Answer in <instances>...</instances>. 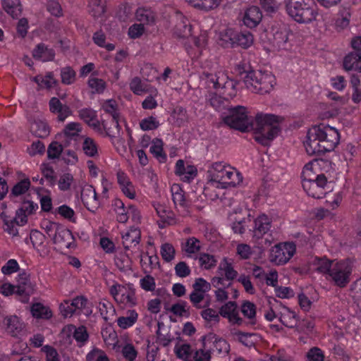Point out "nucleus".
Instances as JSON below:
<instances>
[{
    "label": "nucleus",
    "instance_id": "58",
    "mask_svg": "<svg viewBox=\"0 0 361 361\" xmlns=\"http://www.w3.org/2000/svg\"><path fill=\"white\" fill-rule=\"evenodd\" d=\"M78 116L88 125L91 121L96 120L97 115L96 111L92 109L84 108L78 111Z\"/></svg>",
    "mask_w": 361,
    "mask_h": 361
},
{
    "label": "nucleus",
    "instance_id": "48",
    "mask_svg": "<svg viewBox=\"0 0 361 361\" xmlns=\"http://www.w3.org/2000/svg\"><path fill=\"white\" fill-rule=\"evenodd\" d=\"M208 343H212L215 350L219 354L227 355L230 350L229 343L222 338H218L215 334L212 341H207Z\"/></svg>",
    "mask_w": 361,
    "mask_h": 361
},
{
    "label": "nucleus",
    "instance_id": "24",
    "mask_svg": "<svg viewBox=\"0 0 361 361\" xmlns=\"http://www.w3.org/2000/svg\"><path fill=\"white\" fill-rule=\"evenodd\" d=\"M135 18L140 23L145 26L154 25L156 22V14L149 8H138L135 12Z\"/></svg>",
    "mask_w": 361,
    "mask_h": 361
},
{
    "label": "nucleus",
    "instance_id": "46",
    "mask_svg": "<svg viewBox=\"0 0 361 361\" xmlns=\"http://www.w3.org/2000/svg\"><path fill=\"white\" fill-rule=\"evenodd\" d=\"M336 262L333 260H329L326 257L316 258L315 264L317 266V271L324 274H328L330 273L331 268L334 266Z\"/></svg>",
    "mask_w": 361,
    "mask_h": 361
},
{
    "label": "nucleus",
    "instance_id": "54",
    "mask_svg": "<svg viewBox=\"0 0 361 361\" xmlns=\"http://www.w3.org/2000/svg\"><path fill=\"white\" fill-rule=\"evenodd\" d=\"M130 89L135 94L141 95L147 91V85L138 77L133 78L130 82Z\"/></svg>",
    "mask_w": 361,
    "mask_h": 361
},
{
    "label": "nucleus",
    "instance_id": "43",
    "mask_svg": "<svg viewBox=\"0 0 361 361\" xmlns=\"http://www.w3.org/2000/svg\"><path fill=\"white\" fill-rule=\"evenodd\" d=\"M207 100V102L217 111L225 109L226 103L228 102L226 99L214 92H209Z\"/></svg>",
    "mask_w": 361,
    "mask_h": 361
},
{
    "label": "nucleus",
    "instance_id": "9",
    "mask_svg": "<svg viewBox=\"0 0 361 361\" xmlns=\"http://www.w3.org/2000/svg\"><path fill=\"white\" fill-rule=\"evenodd\" d=\"M352 272L351 262L350 260H343L335 263L329 276L334 285L344 288L350 282V276Z\"/></svg>",
    "mask_w": 361,
    "mask_h": 361
},
{
    "label": "nucleus",
    "instance_id": "60",
    "mask_svg": "<svg viewBox=\"0 0 361 361\" xmlns=\"http://www.w3.org/2000/svg\"><path fill=\"white\" fill-rule=\"evenodd\" d=\"M63 146L58 142H52L47 149V157L49 159L59 158L63 152Z\"/></svg>",
    "mask_w": 361,
    "mask_h": 361
},
{
    "label": "nucleus",
    "instance_id": "31",
    "mask_svg": "<svg viewBox=\"0 0 361 361\" xmlns=\"http://www.w3.org/2000/svg\"><path fill=\"white\" fill-rule=\"evenodd\" d=\"M4 9L13 18H18L22 12L19 0H1Z\"/></svg>",
    "mask_w": 361,
    "mask_h": 361
},
{
    "label": "nucleus",
    "instance_id": "26",
    "mask_svg": "<svg viewBox=\"0 0 361 361\" xmlns=\"http://www.w3.org/2000/svg\"><path fill=\"white\" fill-rule=\"evenodd\" d=\"M52 240L55 244H60L70 248L74 241V238L70 230L60 228L59 231L54 233Z\"/></svg>",
    "mask_w": 361,
    "mask_h": 361
},
{
    "label": "nucleus",
    "instance_id": "3",
    "mask_svg": "<svg viewBox=\"0 0 361 361\" xmlns=\"http://www.w3.org/2000/svg\"><path fill=\"white\" fill-rule=\"evenodd\" d=\"M286 8L288 14L299 23H312L318 15L314 0H286Z\"/></svg>",
    "mask_w": 361,
    "mask_h": 361
},
{
    "label": "nucleus",
    "instance_id": "14",
    "mask_svg": "<svg viewBox=\"0 0 361 361\" xmlns=\"http://www.w3.org/2000/svg\"><path fill=\"white\" fill-rule=\"evenodd\" d=\"M81 200L86 209L95 213L99 209L100 202L95 189L91 185H85L82 187L80 195Z\"/></svg>",
    "mask_w": 361,
    "mask_h": 361
},
{
    "label": "nucleus",
    "instance_id": "22",
    "mask_svg": "<svg viewBox=\"0 0 361 361\" xmlns=\"http://www.w3.org/2000/svg\"><path fill=\"white\" fill-rule=\"evenodd\" d=\"M262 13L259 7L252 6L248 8L243 17V23L248 27H255L262 20Z\"/></svg>",
    "mask_w": 361,
    "mask_h": 361
},
{
    "label": "nucleus",
    "instance_id": "25",
    "mask_svg": "<svg viewBox=\"0 0 361 361\" xmlns=\"http://www.w3.org/2000/svg\"><path fill=\"white\" fill-rule=\"evenodd\" d=\"M32 56L42 61H51L54 59L55 51L44 43L38 44L32 51Z\"/></svg>",
    "mask_w": 361,
    "mask_h": 361
},
{
    "label": "nucleus",
    "instance_id": "59",
    "mask_svg": "<svg viewBox=\"0 0 361 361\" xmlns=\"http://www.w3.org/2000/svg\"><path fill=\"white\" fill-rule=\"evenodd\" d=\"M40 169L44 177L49 180L50 185L53 186L56 182L55 172L53 167L49 164L43 163Z\"/></svg>",
    "mask_w": 361,
    "mask_h": 361
},
{
    "label": "nucleus",
    "instance_id": "11",
    "mask_svg": "<svg viewBox=\"0 0 361 361\" xmlns=\"http://www.w3.org/2000/svg\"><path fill=\"white\" fill-rule=\"evenodd\" d=\"M17 299L23 303L28 302L30 295L35 290V285L30 281V275L25 271L20 272L17 277Z\"/></svg>",
    "mask_w": 361,
    "mask_h": 361
},
{
    "label": "nucleus",
    "instance_id": "32",
    "mask_svg": "<svg viewBox=\"0 0 361 361\" xmlns=\"http://www.w3.org/2000/svg\"><path fill=\"white\" fill-rule=\"evenodd\" d=\"M234 335L237 336L238 342L248 348L254 347L257 342L258 335L255 333H245L238 331Z\"/></svg>",
    "mask_w": 361,
    "mask_h": 361
},
{
    "label": "nucleus",
    "instance_id": "45",
    "mask_svg": "<svg viewBox=\"0 0 361 361\" xmlns=\"http://www.w3.org/2000/svg\"><path fill=\"white\" fill-rule=\"evenodd\" d=\"M70 304L75 309V311L77 310H82L83 313L86 315H90L92 313V310L87 307L88 301L84 296L75 297Z\"/></svg>",
    "mask_w": 361,
    "mask_h": 361
},
{
    "label": "nucleus",
    "instance_id": "62",
    "mask_svg": "<svg viewBox=\"0 0 361 361\" xmlns=\"http://www.w3.org/2000/svg\"><path fill=\"white\" fill-rule=\"evenodd\" d=\"M172 116L176 120L178 126L188 121L187 111L183 106H176L172 112Z\"/></svg>",
    "mask_w": 361,
    "mask_h": 361
},
{
    "label": "nucleus",
    "instance_id": "4",
    "mask_svg": "<svg viewBox=\"0 0 361 361\" xmlns=\"http://www.w3.org/2000/svg\"><path fill=\"white\" fill-rule=\"evenodd\" d=\"M207 173L211 182L235 187L243 181V176L239 172L231 169H227L223 162L212 164Z\"/></svg>",
    "mask_w": 361,
    "mask_h": 361
},
{
    "label": "nucleus",
    "instance_id": "28",
    "mask_svg": "<svg viewBox=\"0 0 361 361\" xmlns=\"http://www.w3.org/2000/svg\"><path fill=\"white\" fill-rule=\"evenodd\" d=\"M189 4L198 9L209 11L217 8L222 0H185Z\"/></svg>",
    "mask_w": 361,
    "mask_h": 361
},
{
    "label": "nucleus",
    "instance_id": "17",
    "mask_svg": "<svg viewBox=\"0 0 361 361\" xmlns=\"http://www.w3.org/2000/svg\"><path fill=\"white\" fill-rule=\"evenodd\" d=\"M259 77L262 80H257L254 87V93L264 94L269 93L276 85V78L271 73L260 71Z\"/></svg>",
    "mask_w": 361,
    "mask_h": 361
},
{
    "label": "nucleus",
    "instance_id": "52",
    "mask_svg": "<svg viewBox=\"0 0 361 361\" xmlns=\"http://www.w3.org/2000/svg\"><path fill=\"white\" fill-rule=\"evenodd\" d=\"M72 328L74 329L73 338L78 343H80L78 346L81 347L89 338L86 327L84 326H80L78 328H75L74 326H72Z\"/></svg>",
    "mask_w": 361,
    "mask_h": 361
},
{
    "label": "nucleus",
    "instance_id": "39",
    "mask_svg": "<svg viewBox=\"0 0 361 361\" xmlns=\"http://www.w3.org/2000/svg\"><path fill=\"white\" fill-rule=\"evenodd\" d=\"M128 313L129 314L128 316L120 317L117 319L118 326L123 329H126L132 326L137 322L138 318V314L134 310H128Z\"/></svg>",
    "mask_w": 361,
    "mask_h": 361
},
{
    "label": "nucleus",
    "instance_id": "47",
    "mask_svg": "<svg viewBox=\"0 0 361 361\" xmlns=\"http://www.w3.org/2000/svg\"><path fill=\"white\" fill-rule=\"evenodd\" d=\"M171 312L174 315L178 317H189V307H188L187 302L180 300L179 302L173 304L170 309H166Z\"/></svg>",
    "mask_w": 361,
    "mask_h": 361
},
{
    "label": "nucleus",
    "instance_id": "50",
    "mask_svg": "<svg viewBox=\"0 0 361 361\" xmlns=\"http://www.w3.org/2000/svg\"><path fill=\"white\" fill-rule=\"evenodd\" d=\"M318 177L319 174H315V173L312 170V163H307L303 167L301 173L302 187H304L305 183L315 180L316 178H318Z\"/></svg>",
    "mask_w": 361,
    "mask_h": 361
},
{
    "label": "nucleus",
    "instance_id": "40",
    "mask_svg": "<svg viewBox=\"0 0 361 361\" xmlns=\"http://www.w3.org/2000/svg\"><path fill=\"white\" fill-rule=\"evenodd\" d=\"M260 71H255L251 70L250 72L246 73V75L243 76V81L245 83L247 90L254 92V87L256 85V82L257 80H262V78L259 77Z\"/></svg>",
    "mask_w": 361,
    "mask_h": 361
},
{
    "label": "nucleus",
    "instance_id": "55",
    "mask_svg": "<svg viewBox=\"0 0 361 361\" xmlns=\"http://www.w3.org/2000/svg\"><path fill=\"white\" fill-rule=\"evenodd\" d=\"M61 82L66 85L73 83L75 79V72L70 66H66L61 70Z\"/></svg>",
    "mask_w": 361,
    "mask_h": 361
},
{
    "label": "nucleus",
    "instance_id": "38",
    "mask_svg": "<svg viewBox=\"0 0 361 361\" xmlns=\"http://www.w3.org/2000/svg\"><path fill=\"white\" fill-rule=\"evenodd\" d=\"M122 238L123 243L131 244L133 246H136L140 241V230L137 228L131 227L128 231L122 235Z\"/></svg>",
    "mask_w": 361,
    "mask_h": 361
},
{
    "label": "nucleus",
    "instance_id": "21",
    "mask_svg": "<svg viewBox=\"0 0 361 361\" xmlns=\"http://www.w3.org/2000/svg\"><path fill=\"white\" fill-rule=\"evenodd\" d=\"M171 191L176 208L179 207L183 212H188L190 204L186 200L185 192L180 186L178 184H173L171 188Z\"/></svg>",
    "mask_w": 361,
    "mask_h": 361
},
{
    "label": "nucleus",
    "instance_id": "56",
    "mask_svg": "<svg viewBox=\"0 0 361 361\" xmlns=\"http://www.w3.org/2000/svg\"><path fill=\"white\" fill-rule=\"evenodd\" d=\"M160 252L163 259L169 262L174 259L176 250L171 244L164 243L161 247Z\"/></svg>",
    "mask_w": 361,
    "mask_h": 361
},
{
    "label": "nucleus",
    "instance_id": "57",
    "mask_svg": "<svg viewBox=\"0 0 361 361\" xmlns=\"http://www.w3.org/2000/svg\"><path fill=\"white\" fill-rule=\"evenodd\" d=\"M159 126V122L152 116L141 120L140 127L142 130H155Z\"/></svg>",
    "mask_w": 361,
    "mask_h": 361
},
{
    "label": "nucleus",
    "instance_id": "51",
    "mask_svg": "<svg viewBox=\"0 0 361 361\" xmlns=\"http://www.w3.org/2000/svg\"><path fill=\"white\" fill-rule=\"evenodd\" d=\"M224 271L225 277L227 280H233L238 275V272L233 269L232 264L228 262L226 257L224 258L219 267V271Z\"/></svg>",
    "mask_w": 361,
    "mask_h": 361
},
{
    "label": "nucleus",
    "instance_id": "61",
    "mask_svg": "<svg viewBox=\"0 0 361 361\" xmlns=\"http://www.w3.org/2000/svg\"><path fill=\"white\" fill-rule=\"evenodd\" d=\"M73 180V176L71 173H66L61 175L58 182L59 190L61 191L68 190L71 188Z\"/></svg>",
    "mask_w": 361,
    "mask_h": 361
},
{
    "label": "nucleus",
    "instance_id": "33",
    "mask_svg": "<svg viewBox=\"0 0 361 361\" xmlns=\"http://www.w3.org/2000/svg\"><path fill=\"white\" fill-rule=\"evenodd\" d=\"M90 13L95 18L103 16L106 12V0H90Z\"/></svg>",
    "mask_w": 361,
    "mask_h": 361
},
{
    "label": "nucleus",
    "instance_id": "19",
    "mask_svg": "<svg viewBox=\"0 0 361 361\" xmlns=\"http://www.w3.org/2000/svg\"><path fill=\"white\" fill-rule=\"evenodd\" d=\"M215 336V334L209 333L207 335L202 336V348L196 350L194 355V360L195 361H210L211 360V349L208 347L207 341H212Z\"/></svg>",
    "mask_w": 361,
    "mask_h": 361
},
{
    "label": "nucleus",
    "instance_id": "34",
    "mask_svg": "<svg viewBox=\"0 0 361 361\" xmlns=\"http://www.w3.org/2000/svg\"><path fill=\"white\" fill-rule=\"evenodd\" d=\"M30 180L28 178L18 181L14 185L11 190V193L9 195L10 199L12 200L13 197L25 194L30 188Z\"/></svg>",
    "mask_w": 361,
    "mask_h": 361
},
{
    "label": "nucleus",
    "instance_id": "63",
    "mask_svg": "<svg viewBox=\"0 0 361 361\" xmlns=\"http://www.w3.org/2000/svg\"><path fill=\"white\" fill-rule=\"evenodd\" d=\"M98 308L101 315L105 321L109 320L108 314L109 313L114 315L116 312L114 306L109 301L99 302Z\"/></svg>",
    "mask_w": 361,
    "mask_h": 361
},
{
    "label": "nucleus",
    "instance_id": "10",
    "mask_svg": "<svg viewBox=\"0 0 361 361\" xmlns=\"http://www.w3.org/2000/svg\"><path fill=\"white\" fill-rule=\"evenodd\" d=\"M296 247L293 243L286 242L276 245L271 250V261L278 265L285 264L293 256Z\"/></svg>",
    "mask_w": 361,
    "mask_h": 361
},
{
    "label": "nucleus",
    "instance_id": "20",
    "mask_svg": "<svg viewBox=\"0 0 361 361\" xmlns=\"http://www.w3.org/2000/svg\"><path fill=\"white\" fill-rule=\"evenodd\" d=\"M3 322L6 326V331L12 336H18L25 328L24 323L16 315L4 317Z\"/></svg>",
    "mask_w": 361,
    "mask_h": 361
},
{
    "label": "nucleus",
    "instance_id": "13",
    "mask_svg": "<svg viewBox=\"0 0 361 361\" xmlns=\"http://www.w3.org/2000/svg\"><path fill=\"white\" fill-rule=\"evenodd\" d=\"M302 188L309 196L315 199L323 198L329 192L327 178L324 173H320L318 178L305 183Z\"/></svg>",
    "mask_w": 361,
    "mask_h": 361
},
{
    "label": "nucleus",
    "instance_id": "30",
    "mask_svg": "<svg viewBox=\"0 0 361 361\" xmlns=\"http://www.w3.org/2000/svg\"><path fill=\"white\" fill-rule=\"evenodd\" d=\"M32 315L37 319H49L52 317V312L49 307L40 302L34 303L31 306Z\"/></svg>",
    "mask_w": 361,
    "mask_h": 361
},
{
    "label": "nucleus",
    "instance_id": "35",
    "mask_svg": "<svg viewBox=\"0 0 361 361\" xmlns=\"http://www.w3.org/2000/svg\"><path fill=\"white\" fill-rule=\"evenodd\" d=\"M82 149L85 154L88 157H96L99 155L98 145L97 142L90 137L84 138Z\"/></svg>",
    "mask_w": 361,
    "mask_h": 361
},
{
    "label": "nucleus",
    "instance_id": "15",
    "mask_svg": "<svg viewBox=\"0 0 361 361\" xmlns=\"http://www.w3.org/2000/svg\"><path fill=\"white\" fill-rule=\"evenodd\" d=\"M271 220L266 214H261L254 220L252 237L256 240L262 239L268 234L271 227Z\"/></svg>",
    "mask_w": 361,
    "mask_h": 361
},
{
    "label": "nucleus",
    "instance_id": "29",
    "mask_svg": "<svg viewBox=\"0 0 361 361\" xmlns=\"http://www.w3.org/2000/svg\"><path fill=\"white\" fill-rule=\"evenodd\" d=\"M1 219L3 220L4 225L6 226L4 230L10 235L16 236L18 235V229L15 227V225H20V219L16 214L13 218L8 216L5 212H2L0 214Z\"/></svg>",
    "mask_w": 361,
    "mask_h": 361
},
{
    "label": "nucleus",
    "instance_id": "18",
    "mask_svg": "<svg viewBox=\"0 0 361 361\" xmlns=\"http://www.w3.org/2000/svg\"><path fill=\"white\" fill-rule=\"evenodd\" d=\"M49 110L53 114H58V121L63 122L65 119L72 114L70 107L63 104L57 97H52L49 102Z\"/></svg>",
    "mask_w": 361,
    "mask_h": 361
},
{
    "label": "nucleus",
    "instance_id": "23",
    "mask_svg": "<svg viewBox=\"0 0 361 361\" xmlns=\"http://www.w3.org/2000/svg\"><path fill=\"white\" fill-rule=\"evenodd\" d=\"M38 207V204L32 201L24 200L23 202L22 206L16 211V215L20 219L21 226L27 222V215L35 214Z\"/></svg>",
    "mask_w": 361,
    "mask_h": 361
},
{
    "label": "nucleus",
    "instance_id": "49",
    "mask_svg": "<svg viewBox=\"0 0 361 361\" xmlns=\"http://www.w3.org/2000/svg\"><path fill=\"white\" fill-rule=\"evenodd\" d=\"M115 265L121 271L126 272L131 270V260L126 254H120L114 259Z\"/></svg>",
    "mask_w": 361,
    "mask_h": 361
},
{
    "label": "nucleus",
    "instance_id": "6",
    "mask_svg": "<svg viewBox=\"0 0 361 361\" xmlns=\"http://www.w3.org/2000/svg\"><path fill=\"white\" fill-rule=\"evenodd\" d=\"M205 82L209 88L213 87L216 90L222 89V94L232 98L236 94V82L233 80H228L226 74L221 72L216 73H203Z\"/></svg>",
    "mask_w": 361,
    "mask_h": 361
},
{
    "label": "nucleus",
    "instance_id": "36",
    "mask_svg": "<svg viewBox=\"0 0 361 361\" xmlns=\"http://www.w3.org/2000/svg\"><path fill=\"white\" fill-rule=\"evenodd\" d=\"M150 152L156 157L159 162L166 161V154L164 152L163 141L159 138H155L152 140V145L150 147Z\"/></svg>",
    "mask_w": 361,
    "mask_h": 361
},
{
    "label": "nucleus",
    "instance_id": "8",
    "mask_svg": "<svg viewBox=\"0 0 361 361\" xmlns=\"http://www.w3.org/2000/svg\"><path fill=\"white\" fill-rule=\"evenodd\" d=\"M221 40L226 44H229L231 47H240L243 49H248L254 42V37L249 31H234L231 29L226 30L221 36Z\"/></svg>",
    "mask_w": 361,
    "mask_h": 361
},
{
    "label": "nucleus",
    "instance_id": "5",
    "mask_svg": "<svg viewBox=\"0 0 361 361\" xmlns=\"http://www.w3.org/2000/svg\"><path fill=\"white\" fill-rule=\"evenodd\" d=\"M228 115L223 118L225 124L241 132H247L253 128V120L247 116L246 108L236 106L228 109Z\"/></svg>",
    "mask_w": 361,
    "mask_h": 361
},
{
    "label": "nucleus",
    "instance_id": "64",
    "mask_svg": "<svg viewBox=\"0 0 361 361\" xmlns=\"http://www.w3.org/2000/svg\"><path fill=\"white\" fill-rule=\"evenodd\" d=\"M82 130L81 125L79 123L71 122L66 126L63 129L65 135L68 137H73L78 135Z\"/></svg>",
    "mask_w": 361,
    "mask_h": 361
},
{
    "label": "nucleus",
    "instance_id": "1",
    "mask_svg": "<svg viewBox=\"0 0 361 361\" xmlns=\"http://www.w3.org/2000/svg\"><path fill=\"white\" fill-rule=\"evenodd\" d=\"M339 141L340 134L335 128L320 123L309 129L304 145L309 155L319 157L333 151Z\"/></svg>",
    "mask_w": 361,
    "mask_h": 361
},
{
    "label": "nucleus",
    "instance_id": "27",
    "mask_svg": "<svg viewBox=\"0 0 361 361\" xmlns=\"http://www.w3.org/2000/svg\"><path fill=\"white\" fill-rule=\"evenodd\" d=\"M360 61L361 52H350L343 59V68L346 71L358 70L361 72Z\"/></svg>",
    "mask_w": 361,
    "mask_h": 361
},
{
    "label": "nucleus",
    "instance_id": "44",
    "mask_svg": "<svg viewBox=\"0 0 361 361\" xmlns=\"http://www.w3.org/2000/svg\"><path fill=\"white\" fill-rule=\"evenodd\" d=\"M35 81L41 87L51 88L57 83V81L54 78V74L49 72L44 77L37 75L33 78Z\"/></svg>",
    "mask_w": 361,
    "mask_h": 361
},
{
    "label": "nucleus",
    "instance_id": "16",
    "mask_svg": "<svg viewBox=\"0 0 361 361\" xmlns=\"http://www.w3.org/2000/svg\"><path fill=\"white\" fill-rule=\"evenodd\" d=\"M237 307L238 305L235 302L229 301L221 307L219 314L228 319L230 323L240 326L243 320L240 317Z\"/></svg>",
    "mask_w": 361,
    "mask_h": 361
},
{
    "label": "nucleus",
    "instance_id": "41",
    "mask_svg": "<svg viewBox=\"0 0 361 361\" xmlns=\"http://www.w3.org/2000/svg\"><path fill=\"white\" fill-rule=\"evenodd\" d=\"M241 312L245 317L250 320V324H256V306L253 302L248 300L244 301L241 305Z\"/></svg>",
    "mask_w": 361,
    "mask_h": 361
},
{
    "label": "nucleus",
    "instance_id": "7",
    "mask_svg": "<svg viewBox=\"0 0 361 361\" xmlns=\"http://www.w3.org/2000/svg\"><path fill=\"white\" fill-rule=\"evenodd\" d=\"M292 32L285 24L276 25L271 27L268 39L272 47L277 50L287 49L290 45L289 36Z\"/></svg>",
    "mask_w": 361,
    "mask_h": 361
},
{
    "label": "nucleus",
    "instance_id": "42",
    "mask_svg": "<svg viewBox=\"0 0 361 361\" xmlns=\"http://www.w3.org/2000/svg\"><path fill=\"white\" fill-rule=\"evenodd\" d=\"M32 133L37 137H45L49 134V128L48 125L42 121H35L30 126Z\"/></svg>",
    "mask_w": 361,
    "mask_h": 361
},
{
    "label": "nucleus",
    "instance_id": "37",
    "mask_svg": "<svg viewBox=\"0 0 361 361\" xmlns=\"http://www.w3.org/2000/svg\"><path fill=\"white\" fill-rule=\"evenodd\" d=\"M118 302L128 305L130 307L137 304V298L135 297V290L130 286H126V290L121 292Z\"/></svg>",
    "mask_w": 361,
    "mask_h": 361
},
{
    "label": "nucleus",
    "instance_id": "53",
    "mask_svg": "<svg viewBox=\"0 0 361 361\" xmlns=\"http://www.w3.org/2000/svg\"><path fill=\"white\" fill-rule=\"evenodd\" d=\"M198 260L200 266L204 269H210L216 264V259L214 256L207 253H200Z\"/></svg>",
    "mask_w": 361,
    "mask_h": 361
},
{
    "label": "nucleus",
    "instance_id": "12",
    "mask_svg": "<svg viewBox=\"0 0 361 361\" xmlns=\"http://www.w3.org/2000/svg\"><path fill=\"white\" fill-rule=\"evenodd\" d=\"M102 109L106 113L112 116V123L116 128V133L111 130V128H108V124L106 121L102 120V124L105 130L106 135L109 137L111 139L115 138L119 135L121 129L118 123L120 115L118 112L116 101L113 99L106 101L102 105Z\"/></svg>",
    "mask_w": 361,
    "mask_h": 361
},
{
    "label": "nucleus",
    "instance_id": "2",
    "mask_svg": "<svg viewBox=\"0 0 361 361\" xmlns=\"http://www.w3.org/2000/svg\"><path fill=\"white\" fill-rule=\"evenodd\" d=\"M281 118L274 114L258 113L253 122L255 140L263 146H268L278 135Z\"/></svg>",
    "mask_w": 361,
    "mask_h": 361
}]
</instances>
